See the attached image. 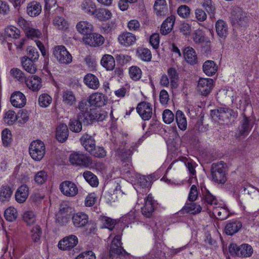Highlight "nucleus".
I'll return each mask as SVG.
<instances>
[{
  "instance_id": "16",
  "label": "nucleus",
  "mask_w": 259,
  "mask_h": 259,
  "mask_svg": "<svg viewBox=\"0 0 259 259\" xmlns=\"http://www.w3.org/2000/svg\"><path fill=\"white\" fill-rule=\"evenodd\" d=\"M11 102L13 106L20 108L24 107L26 104V97L21 92L19 91L15 92L11 95Z\"/></svg>"
},
{
  "instance_id": "43",
  "label": "nucleus",
  "mask_w": 259,
  "mask_h": 259,
  "mask_svg": "<svg viewBox=\"0 0 259 259\" xmlns=\"http://www.w3.org/2000/svg\"><path fill=\"white\" fill-rule=\"evenodd\" d=\"M83 176L86 181L93 187L97 186L99 182L97 177L91 171H86L83 172Z\"/></svg>"
},
{
  "instance_id": "55",
  "label": "nucleus",
  "mask_w": 259,
  "mask_h": 259,
  "mask_svg": "<svg viewBox=\"0 0 259 259\" xmlns=\"http://www.w3.org/2000/svg\"><path fill=\"white\" fill-rule=\"evenodd\" d=\"M6 35L14 39H17L19 37L20 34V31L15 27H10L6 29L5 30Z\"/></svg>"
},
{
  "instance_id": "22",
  "label": "nucleus",
  "mask_w": 259,
  "mask_h": 259,
  "mask_svg": "<svg viewBox=\"0 0 259 259\" xmlns=\"http://www.w3.org/2000/svg\"><path fill=\"white\" fill-rule=\"evenodd\" d=\"M154 209L152 197L149 195L145 200L144 206L142 208V212L145 217L150 218L152 215Z\"/></svg>"
},
{
  "instance_id": "27",
  "label": "nucleus",
  "mask_w": 259,
  "mask_h": 259,
  "mask_svg": "<svg viewBox=\"0 0 259 259\" xmlns=\"http://www.w3.org/2000/svg\"><path fill=\"white\" fill-rule=\"evenodd\" d=\"M83 81L84 83L92 89L96 90L100 85L98 78L93 74H87L84 77Z\"/></svg>"
},
{
  "instance_id": "28",
  "label": "nucleus",
  "mask_w": 259,
  "mask_h": 259,
  "mask_svg": "<svg viewBox=\"0 0 259 259\" xmlns=\"http://www.w3.org/2000/svg\"><path fill=\"white\" fill-rule=\"evenodd\" d=\"M21 64L23 68L27 72L34 74L36 71V67L34 61L28 59V57L24 56L21 58Z\"/></svg>"
},
{
  "instance_id": "62",
  "label": "nucleus",
  "mask_w": 259,
  "mask_h": 259,
  "mask_svg": "<svg viewBox=\"0 0 259 259\" xmlns=\"http://www.w3.org/2000/svg\"><path fill=\"white\" fill-rule=\"evenodd\" d=\"M27 50L28 52L27 54L28 56L27 57L28 59L32 60V61L34 62L37 60L39 57V53L36 49L32 48L31 47H29Z\"/></svg>"
},
{
  "instance_id": "26",
  "label": "nucleus",
  "mask_w": 259,
  "mask_h": 259,
  "mask_svg": "<svg viewBox=\"0 0 259 259\" xmlns=\"http://www.w3.org/2000/svg\"><path fill=\"white\" fill-rule=\"evenodd\" d=\"M184 56L186 61L190 64H196L197 56L195 50L190 47L186 48L184 50Z\"/></svg>"
},
{
  "instance_id": "5",
  "label": "nucleus",
  "mask_w": 259,
  "mask_h": 259,
  "mask_svg": "<svg viewBox=\"0 0 259 259\" xmlns=\"http://www.w3.org/2000/svg\"><path fill=\"white\" fill-rule=\"evenodd\" d=\"M44 143L40 141H34L29 146V154L32 158L36 161L40 160L44 156L46 152Z\"/></svg>"
},
{
  "instance_id": "30",
  "label": "nucleus",
  "mask_w": 259,
  "mask_h": 259,
  "mask_svg": "<svg viewBox=\"0 0 259 259\" xmlns=\"http://www.w3.org/2000/svg\"><path fill=\"white\" fill-rule=\"evenodd\" d=\"M242 227V224L238 221L231 222L228 223L225 228L226 234L232 235L237 233Z\"/></svg>"
},
{
  "instance_id": "6",
  "label": "nucleus",
  "mask_w": 259,
  "mask_h": 259,
  "mask_svg": "<svg viewBox=\"0 0 259 259\" xmlns=\"http://www.w3.org/2000/svg\"><path fill=\"white\" fill-rule=\"evenodd\" d=\"M53 55L60 64H68L72 61L71 55L64 46L55 47L53 49Z\"/></svg>"
},
{
  "instance_id": "32",
  "label": "nucleus",
  "mask_w": 259,
  "mask_h": 259,
  "mask_svg": "<svg viewBox=\"0 0 259 259\" xmlns=\"http://www.w3.org/2000/svg\"><path fill=\"white\" fill-rule=\"evenodd\" d=\"M218 67L213 61L207 60L203 64V71L208 76L213 75L215 73Z\"/></svg>"
},
{
  "instance_id": "20",
  "label": "nucleus",
  "mask_w": 259,
  "mask_h": 259,
  "mask_svg": "<svg viewBox=\"0 0 259 259\" xmlns=\"http://www.w3.org/2000/svg\"><path fill=\"white\" fill-rule=\"evenodd\" d=\"M74 225L76 227H83L88 223V216L84 213L78 212L72 217Z\"/></svg>"
},
{
  "instance_id": "46",
  "label": "nucleus",
  "mask_w": 259,
  "mask_h": 259,
  "mask_svg": "<svg viewBox=\"0 0 259 259\" xmlns=\"http://www.w3.org/2000/svg\"><path fill=\"white\" fill-rule=\"evenodd\" d=\"M10 73L12 76L16 78L20 82L26 81L27 78L25 73L20 69L18 68H13L11 70Z\"/></svg>"
},
{
  "instance_id": "17",
  "label": "nucleus",
  "mask_w": 259,
  "mask_h": 259,
  "mask_svg": "<svg viewBox=\"0 0 259 259\" xmlns=\"http://www.w3.org/2000/svg\"><path fill=\"white\" fill-rule=\"evenodd\" d=\"M118 40L124 47H127L133 45L136 40V36L130 32H123L119 35Z\"/></svg>"
},
{
  "instance_id": "54",
  "label": "nucleus",
  "mask_w": 259,
  "mask_h": 259,
  "mask_svg": "<svg viewBox=\"0 0 259 259\" xmlns=\"http://www.w3.org/2000/svg\"><path fill=\"white\" fill-rule=\"evenodd\" d=\"M52 98L48 94L41 95L38 98L39 105L42 107H48L52 102Z\"/></svg>"
},
{
  "instance_id": "56",
  "label": "nucleus",
  "mask_w": 259,
  "mask_h": 259,
  "mask_svg": "<svg viewBox=\"0 0 259 259\" xmlns=\"http://www.w3.org/2000/svg\"><path fill=\"white\" fill-rule=\"evenodd\" d=\"M23 219L28 225H31L35 222V217L31 211H27L24 213Z\"/></svg>"
},
{
  "instance_id": "3",
  "label": "nucleus",
  "mask_w": 259,
  "mask_h": 259,
  "mask_svg": "<svg viewBox=\"0 0 259 259\" xmlns=\"http://www.w3.org/2000/svg\"><path fill=\"white\" fill-rule=\"evenodd\" d=\"M78 109L80 112L78 114V119L87 124L92 123L96 117L95 111L89 108L85 102L81 101L78 104Z\"/></svg>"
},
{
  "instance_id": "10",
  "label": "nucleus",
  "mask_w": 259,
  "mask_h": 259,
  "mask_svg": "<svg viewBox=\"0 0 259 259\" xmlns=\"http://www.w3.org/2000/svg\"><path fill=\"white\" fill-rule=\"evenodd\" d=\"M253 126V122L251 119L245 115H243V118L240 122V125L238 128L236 134L237 138H244L250 133Z\"/></svg>"
},
{
  "instance_id": "15",
  "label": "nucleus",
  "mask_w": 259,
  "mask_h": 259,
  "mask_svg": "<svg viewBox=\"0 0 259 259\" xmlns=\"http://www.w3.org/2000/svg\"><path fill=\"white\" fill-rule=\"evenodd\" d=\"M78 243L77 237L73 235H69L60 240L58 247L62 250H70L75 246Z\"/></svg>"
},
{
  "instance_id": "44",
  "label": "nucleus",
  "mask_w": 259,
  "mask_h": 259,
  "mask_svg": "<svg viewBox=\"0 0 259 259\" xmlns=\"http://www.w3.org/2000/svg\"><path fill=\"white\" fill-rule=\"evenodd\" d=\"M125 146L122 147L120 146L117 152L120 156V158L123 162H130L131 161V157L132 154V152L130 149L124 150V147Z\"/></svg>"
},
{
  "instance_id": "36",
  "label": "nucleus",
  "mask_w": 259,
  "mask_h": 259,
  "mask_svg": "<svg viewBox=\"0 0 259 259\" xmlns=\"http://www.w3.org/2000/svg\"><path fill=\"white\" fill-rule=\"evenodd\" d=\"M218 35L222 38H225L228 34V27L226 23L222 20H218L215 24Z\"/></svg>"
},
{
  "instance_id": "53",
  "label": "nucleus",
  "mask_w": 259,
  "mask_h": 259,
  "mask_svg": "<svg viewBox=\"0 0 259 259\" xmlns=\"http://www.w3.org/2000/svg\"><path fill=\"white\" fill-rule=\"evenodd\" d=\"M130 77L135 80H139L142 76L141 70L137 66H132L129 69Z\"/></svg>"
},
{
  "instance_id": "24",
  "label": "nucleus",
  "mask_w": 259,
  "mask_h": 259,
  "mask_svg": "<svg viewBox=\"0 0 259 259\" xmlns=\"http://www.w3.org/2000/svg\"><path fill=\"white\" fill-rule=\"evenodd\" d=\"M25 83L27 87L32 91H38L41 88V78L36 75H32L27 78Z\"/></svg>"
},
{
  "instance_id": "33",
  "label": "nucleus",
  "mask_w": 259,
  "mask_h": 259,
  "mask_svg": "<svg viewBox=\"0 0 259 259\" xmlns=\"http://www.w3.org/2000/svg\"><path fill=\"white\" fill-rule=\"evenodd\" d=\"M76 28L79 33L85 36L92 31L93 26L87 21H80L77 23Z\"/></svg>"
},
{
  "instance_id": "8",
  "label": "nucleus",
  "mask_w": 259,
  "mask_h": 259,
  "mask_svg": "<svg viewBox=\"0 0 259 259\" xmlns=\"http://www.w3.org/2000/svg\"><path fill=\"white\" fill-rule=\"evenodd\" d=\"M229 249L230 253L235 254L240 257L250 256L253 252L252 247L247 244H243L239 246L235 244H232L229 247Z\"/></svg>"
},
{
  "instance_id": "18",
  "label": "nucleus",
  "mask_w": 259,
  "mask_h": 259,
  "mask_svg": "<svg viewBox=\"0 0 259 259\" xmlns=\"http://www.w3.org/2000/svg\"><path fill=\"white\" fill-rule=\"evenodd\" d=\"M81 145L88 152H92L95 149V141L94 139L87 134H83L80 139Z\"/></svg>"
},
{
  "instance_id": "64",
  "label": "nucleus",
  "mask_w": 259,
  "mask_h": 259,
  "mask_svg": "<svg viewBox=\"0 0 259 259\" xmlns=\"http://www.w3.org/2000/svg\"><path fill=\"white\" fill-rule=\"evenodd\" d=\"M70 219L69 214H62L57 213L56 214V221L59 225L63 226L67 223Z\"/></svg>"
},
{
  "instance_id": "58",
  "label": "nucleus",
  "mask_w": 259,
  "mask_h": 259,
  "mask_svg": "<svg viewBox=\"0 0 259 259\" xmlns=\"http://www.w3.org/2000/svg\"><path fill=\"white\" fill-rule=\"evenodd\" d=\"M25 33L28 38L32 39L35 38H38L41 35V33L38 29H35L32 28H28L26 29Z\"/></svg>"
},
{
  "instance_id": "7",
  "label": "nucleus",
  "mask_w": 259,
  "mask_h": 259,
  "mask_svg": "<svg viewBox=\"0 0 259 259\" xmlns=\"http://www.w3.org/2000/svg\"><path fill=\"white\" fill-rule=\"evenodd\" d=\"M69 161L72 164L88 167L91 165L92 160L89 156L79 153L78 152H74L70 154L69 156Z\"/></svg>"
},
{
  "instance_id": "57",
  "label": "nucleus",
  "mask_w": 259,
  "mask_h": 259,
  "mask_svg": "<svg viewBox=\"0 0 259 259\" xmlns=\"http://www.w3.org/2000/svg\"><path fill=\"white\" fill-rule=\"evenodd\" d=\"M167 73L169 77L171 85L175 88L177 87V84L176 81L178 80V74L176 70L174 68H170L167 71Z\"/></svg>"
},
{
  "instance_id": "1",
  "label": "nucleus",
  "mask_w": 259,
  "mask_h": 259,
  "mask_svg": "<svg viewBox=\"0 0 259 259\" xmlns=\"http://www.w3.org/2000/svg\"><path fill=\"white\" fill-rule=\"evenodd\" d=\"M211 115L213 120L226 123L235 118L236 116L232 109L225 107H220L211 110Z\"/></svg>"
},
{
  "instance_id": "14",
  "label": "nucleus",
  "mask_w": 259,
  "mask_h": 259,
  "mask_svg": "<svg viewBox=\"0 0 259 259\" xmlns=\"http://www.w3.org/2000/svg\"><path fill=\"white\" fill-rule=\"evenodd\" d=\"M83 40L85 44L91 47H98L104 43V38L99 34L91 32L83 36Z\"/></svg>"
},
{
  "instance_id": "37",
  "label": "nucleus",
  "mask_w": 259,
  "mask_h": 259,
  "mask_svg": "<svg viewBox=\"0 0 259 259\" xmlns=\"http://www.w3.org/2000/svg\"><path fill=\"white\" fill-rule=\"evenodd\" d=\"M13 192V189L8 185H3L0 190V200L3 202L8 201Z\"/></svg>"
},
{
  "instance_id": "35",
  "label": "nucleus",
  "mask_w": 259,
  "mask_h": 259,
  "mask_svg": "<svg viewBox=\"0 0 259 259\" xmlns=\"http://www.w3.org/2000/svg\"><path fill=\"white\" fill-rule=\"evenodd\" d=\"M201 207L195 203L186 204L182 209L183 213H189L191 214H197L201 212Z\"/></svg>"
},
{
  "instance_id": "13",
  "label": "nucleus",
  "mask_w": 259,
  "mask_h": 259,
  "mask_svg": "<svg viewBox=\"0 0 259 259\" xmlns=\"http://www.w3.org/2000/svg\"><path fill=\"white\" fill-rule=\"evenodd\" d=\"M137 110L139 114L144 120L150 119L152 114V109L150 103L142 102L139 103L137 107Z\"/></svg>"
},
{
  "instance_id": "41",
  "label": "nucleus",
  "mask_w": 259,
  "mask_h": 259,
  "mask_svg": "<svg viewBox=\"0 0 259 259\" xmlns=\"http://www.w3.org/2000/svg\"><path fill=\"white\" fill-rule=\"evenodd\" d=\"M62 100L65 104L69 106L73 105L76 102L75 97L73 92L68 90L63 92Z\"/></svg>"
},
{
  "instance_id": "38",
  "label": "nucleus",
  "mask_w": 259,
  "mask_h": 259,
  "mask_svg": "<svg viewBox=\"0 0 259 259\" xmlns=\"http://www.w3.org/2000/svg\"><path fill=\"white\" fill-rule=\"evenodd\" d=\"M176 119L178 127L182 131L186 130L187 126V120L185 115L181 111H177Z\"/></svg>"
},
{
  "instance_id": "25",
  "label": "nucleus",
  "mask_w": 259,
  "mask_h": 259,
  "mask_svg": "<svg viewBox=\"0 0 259 259\" xmlns=\"http://www.w3.org/2000/svg\"><path fill=\"white\" fill-rule=\"evenodd\" d=\"M41 12V6L35 1L28 4L27 6V13L31 17L38 16Z\"/></svg>"
},
{
  "instance_id": "51",
  "label": "nucleus",
  "mask_w": 259,
  "mask_h": 259,
  "mask_svg": "<svg viewBox=\"0 0 259 259\" xmlns=\"http://www.w3.org/2000/svg\"><path fill=\"white\" fill-rule=\"evenodd\" d=\"M34 181L38 184H44L48 179V175L45 170L38 171L34 176Z\"/></svg>"
},
{
  "instance_id": "42",
  "label": "nucleus",
  "mask_w": 259,
  "mask_h": 259,
  "mask_svg": "<svg viewBox=\"0 0 259 259\" xmlns=\"http://www.w3.org/2000/svg\"><path fill=\"white\" fill-rule=\"evenodd\" d=\"M95 17L101 21H106L109 19L112 16L111 12L105 9H100L97 10L95 13Z\"/></svg>"
},
{
  "instance_id": "50",
  "label": "nucleus",
  "mask_w": 259,
  "mask_h": 259,
  "mask_svg": "<svg viewBox=\"0 0 259 259\" xmlns=\"http://www.w3.org/2000/svg\"><path fill=\"white\" fill-rule=\"evenodd\" d=\"M81 8L86 13L91 15H95L97 11L95 4L91 2L83 3Z\"/></svg>"
},
{
  "instance_id": "12",
  "label": "nucleus",
  "mask_w": 259,
  "mask_h": 259,
  "mask_svg": "<svg viewBox=\"0 0 259 259\" xmlns=\"http://www.w3.org/2000/svg\"><path fill=\"white\" fill-rule=\"evenodd\" d=\"M213 82V80L210 78H200L197 85V90L200 95L207 96L212 89Z\"/></svg>"
},
{
  "instance_id": "34",
  "label": "nucleus",
  "mask_w": 259,
  "mask_h": 259,
  "mask_svg": "<svg viewBox=\"0 0 259 259\" xmlns=\"http://www.w3.org/2000/svg\"><path fill=\"white\" fill-rule=\"evenodd\" d=\"M101 64L107 70H112L115 65L114 58L110 55H104L101 60Z\"/></svg>"
},
{
  "instance_id": "9",
  "label": "nucleus",
  "mask_w": 259,
  "mask_h": 259,
  "mask_svg": "<svg viewBox=\"0 0 259 259\" xmlns=\"http://www.w3.org/2000/svg\"><path fill=\"white\" fill-rule=\"evenodd\" d=\"M121 237L120 236H116L112 240L110 251L109 257L113 258L115 255L124 256L127 253L121 246Z\"/></svg>"
},
{
  "instance_id": "21",
  "label": "nucleus",
  "mask_w": 259,
  "mask_h": 259,
  "mask_svg": "<svg viewBox=\"0 0 259 259\" xmlns=\"http://www.w3.org/2000/svg\"><path fill=\"white\" fill-rule=\"evenodd\" d=\"M89 102L91 105L101 107L105 104L106 97L102 94L96 93L90 96Z\"/></svg>"
},
{
  "instance_id": "47",
  "label": "nucleus",
  "mask_w": 259,
  "mask_h": 259,
  "mask_svg": "<svg viewBox=\"0 0 259 259\" xmlns=\"http://www.w3.org/2000/svg\"><path fill=\"white\" fill-rule=\"evenodd\" d=\"M213 213L218 220H224L228 217V210L223 207H216L213 210Z\"/></svg>"
},
{
  "instance_id": "49",
  "label": "nucleus",
  "mask_w": 259,
  "mask_h": 259,
  "mask_svg": "<svg viewBox=\"0 0 259 259\" xmlns=\"http://www.w3.org/2000/svg\"><path fill=\"white\" fill-rule=\"evenodd\" d=\"M4 216L7 221L13 222L15 221L17 217V210L13 207H9L5 210Z\"/></svg>"
},
{
  "instance_id": "59",
  "label": "nucleus",
  "mask_w": 259,
  "mask_h": 259,
  "mask_svg": "<svg viewBox=\"0 0 259 259\" xmlns=\"http://www.w3.org/2000/svg\"><path fill=\"white\" fill-rule=\"evenodd\" d=\"M2 139L3 144L7 146L11 141L12 135L10 131L6 128L2 133Z\"/></svg>"
},
{
  "instance_id": "29",
  "label": "nucleus",
  "mask_w": 259,
  "mask_h": 259,
  "mask_svg": "<svg viewBox=\"0 0 259 259\" xmlns=\"http://www.w3.org/2000/svg\"><path fill=\"white\" fill-rule=\"evenodd\" d=\"M28 196V188L26 185H22L17 190L15 198L17 202L19 203H23L27 198Z\"/></svg>"
},
{
  "instance_id": "61",
  "label": "nucleus",
  "mask_w": 259,
  "mask_h": 259,
  "mask_svg": "<svg viewBox=\"0 0 259 259\" xmlns=\"http://www.w3.org/2000/svg\"><path fill=\"white\" fill-rule=\"evenodd\" d=\"M178 15L183 18H187L190 14V9L186 5H182L178 9Z\"/></svg>"
},
{
  "instance_id": "11",
  "label": "nucleus",
  "mask_w": 259,
  "mask_h": 259,
  "mask_svg": "<svg viewBox=\"0 0 259 259\" xmlns=\"http://www.w3.org/2000/svg\"><path fill=\"white\" fill-rule=\"evenodd\" d=\"M61 192L68 197H73L78 193V188L76 185L69 181H65L60 185Z\"/></svg>"
},
{
  "instance_id": "2",
  "label": "nucleus",
  "mask_w": 259,
  "mask_h": 259,
  "mask_svg": "<svg viewBox=\"0 0 259 259\" xmlns=\"http://www.w3.org/2000/svg\"><path fill=\"white\" fill-rule=\"evenodd\" d=\"M211 175L214 182L218 184H224L227 181V173L224 162L213 163L211 166Z\"/></svg>"
},
{
  "instance_id": "31",
  "label": "nucleus",
  "mask_w": 259,
  "mask_h": 259,
  "mask_svg": "<svg viewBox=\"0 0 259 259\" xmlns=\"http://www.w3.org/2000/svg\"><path fill=\"white\" fill-rule=\"evenodd\" d=\"M154 9L157 15L164 16L167 12L166 1L156 0L154 5Z\"/></svg>"
},
{
  "instance_id": "4",
  "label": "nucleus",
  "mask_w": 259,
  "mask_h": 259,
  "mask_svg": "<svg viewBox=\"0 0 259 259\" xmlns=\"http://www.w3.org/2000/svg\"><path fill=\"white\" fill-rule=\"evenodd\" d=\"M231 19L233 25L245 27L248 23V17L241 8L234 7L231 13Z\"/></svg>"
},
{
  "instance_id": "60",
  "label": "nucleus",
  "mask_w": 259,
  "mask_h": 259,
  "mask_svg": "<svg viewBox=\"0 0 259 259\" xmlns=\"http://www.w3.org/2000/svg\"><path fill=\"white\" fill-rule=\"evenodd\" d=\"M31 237L34 242H37L41 236V230L39 226L33 227L31 230Z\"/></svg>"
},
{
  "instance_id": "39",
  "label": "nucleus",
  "mask_w": 259,
  "mask_h": 259,
  "mask_svg": "<svg viewBox=\"0 0 259 259\" xmlns=\"http://www.w3.org/2000/svg\"><path fill=\"white\" fill-rule=\"evenodd\" d=\"M81 119H78V115L77 118H71L69 120V126L70 130L74 133H78L82 130Z\"/></svg>"
},
{
  "instance_id": "52",
  "label": "nucleus",
  "mask_w": 259,
  "mask_h": 259,
  "mask_svg": "<svg viewBox=\"0 0 259 259\" xmlns=\"http://www.w3.org/2000/svg\"><path fill=\"white\" fill-rule=\"evenodd\" d=\"M16 119H17V116L13 111L9 110L5 113L4 121L7 124L12 125Z\"/></svg>"
},
{
  "instance_id": "48",
  "label": "nucleus",
  "mask_w": 259,
  "mask_h": 259,
  "mask_svg": "<svg viewBox=\"0 0 259 259\" xmlns=\"http://www.w3.org/2000/svg\"><path fill=\"white\" fill-rule=\"evenodd\" d=\"M53 23L60 30H65L68 28L67 22L63 17H56L53 20Z\"/></svg>"
},
{
  "instance_id": "45",
  "label": "nucleus",
  "mask_w": 259,
  "mask_h": 259,
  "mask_svg": "<svg viewBox=\"0 0 259 259\" xmlns=\"http://www.w3.org/2000/svg\"><path fill=\"white\" fill-rule=\"evenodd\" d=\"M137 53L139 58L144 61H150L152 58V55L149 50L146 48H138Z\"/></svg>"
},
{
  "instance_id": "63",
  "label": "nucleus",
  "mask_w": 259,
  "mask_h": 259,
  "mask_svg": "<svg viewBox=\"0 0 259 259\" xmlns=\"http://www.w3.org/2000/svg\"><path fill=\"white\" fill-rule=\"evenodd\" d=\"M162 117L165 123L169 124L174 120V114L170 110L166 109L163 112Z\"/></svg>"
},
{
  "instance_id": "23",
  "label": "nucleus",
  "mask_w": 259,
  "mask_h": 259,
  "mask_svg": "<svg viewBox=\"0 0 259 259\" xmlns=\"http://www.w3.org/2000/svg\"><path fill=\"white\" fill-rule=\"evenodd\" d=\"M175 22V17L171 15L167 18L162 23L160 33L162 35H166L168 34L172 30Z\"/></svg>"
},
{
  "instance_id": "19",
  "label": "nucleus",
  "mask_w": 259,
  "mask_h": 259,
  "mask_svg": "<svg viewBox=\"0 0 259 259\" xmlns=\"http://www.w3.org/2000/svg\"><path fill=\"white\" fill-rule=\"evenodd\" d=\"M68 128L65 124L62 123L58 126L56 129V137L59 142H65L68 137Z\"/></svg>"
},
{
  "instance_id": "40",
  "label": "nucleus",
  "mask_w": 259,
  "mask_h": 259,
  "mask_svg": "<svg viewBox=\"0 0 259 259\" xmlns=\"http://www.w3.org/2000/svg\"><path fill=\"white\" fill-rule=\"evenodd\" d=\"M202 6L210 15L211 18L214 17L215 7L212 0H203Z\"/></svg>"
}]
</instances>
